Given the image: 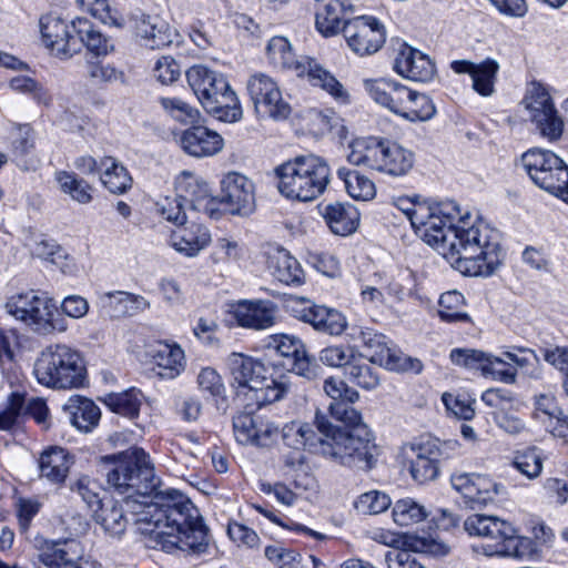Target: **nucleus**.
I'll return each instance as SVG.
<instances>
[{"mask_svg":"<svg viewBox=\"0 0 568 568\" xmlns=\"http://www.w3.org/2000/svg\"><path fill=\"white\" fill-rule=\"evenodd\" d=\"M415 232L454 268L468 276H489L497 263V233L484 220L462 213L455 201L429 202Z\"/></svg>","mask_w":568,"mask_h":568,"instance_id":"1","label":"nucleus"},{"mask_svg":"<svg viewBox=\"0 0 568 568\" xmlns=\"http://www.w3.org/2000/svg\"><path fill=\"white\" fill-rule=\"evenodd\" d=\"M138 530L170 552L179 549L189 555L209 551V529L199 510L176 490L161 493L136 511Z\"/></svg>","mask_w":568,"mask_h":568,"instance_id":"2","label":"nucleus"},{"mask_svg":"<svg viewBox=\"0 0 568 568\" xmlns=\"http://www.w3.org/2000/svg\"><path fill=\"white\" fill-rule=\"evenodd\" d=\"M101 460L111 466L106 481L119 494L126 495L125 506L134 516L136 525V511L154 499L153 496L148 500L159 484L148 455L143 449L133 447L119 455L103 456Z\"/></svg>","mask_w":568,"mask_h":568,"instance_id":"3","label":"nucleus"},{"mask_svg":"<svg viewBox=\"0 0 568 568\" xmlns=\"http://www.w3.org/2000/svg\"><path fill=\"white\" fill-rule=\"evenodd\" d=\"M232 386L237 396H244L248 405L263 406L284 397L288 384L283 377L273 376V367L243 353H232L227 357Z\"/></svg>","mask_w":568,"mask_h":568,"instance_id":"4","label":"nucleus"},{"mask_svg":"<svg viewBox=\"0 0 568 568\" xmlns=\"http://www.w3.org/2000/svg\"><path fill=\"white\" fill-rule=\"evenodd\" d=\"M37 382L54 390L78 389L85 385L87 366L82 354L63 343L43 348L33 364Z\"/></svg>","mask_w":568,"mask_h":568,"instance_id":"5","label":"nucleus"},{"mask_svg":"<svg viewBox=\"0 0 568 568\" xmlns=\"http://www.w3.org/2000/svg\"><path fill=\"white\" fill-rule=\"evenodd\" d=\"M266 55L274 68L305 78L313 87L321 88L339 103L349 101V93L344 85L316 59L308 55L296 58L286 38L273 37L266 45Z\"/></svg>","mask_w":568,"mask_h":568,"instance_id":"6","label":"nucleus"},{"mask_svg":"<svg viewBox=\"0 0 568 568\" xmlns=\"http://www.w3.org/2000/svg\"><path fill=\"white\" fill-rule=\"evenodd\" d=\"M278 191L288 199L312 201L320 196L329 183V166L317 155H300L278 168Z\"/></svg>","mask_w":568,"mask_h":568,"instance_id":"7","label":"nucleus"},{"mask_svg":"<svg viewBox=\"0 0 568 568\" xmlns=\"http://www.w3.org/2000/svg\"><path fill=\"white\" fill-rule=\"evenodd\" d=\"M348 148L349 163L393 178L406 175L415 162L410 150L387 139L373 136L355 139Z\"/></svg>","mask_w":568,"mask_h":568,"instance_id":"8","label":"nucleus"},{"mask_svg":"<svg viewBox=\"0 0 568 568\" xmlns=\"http://www.w3.org/2000/svg\"><path fill=\"white\" fill-rule=\"evenodd\" d=\"M189 85L203 108L219 120L236 122L242 118V108L226 78L204 65H193L186 71Z\"/></svg>","mask_w":568,"mask_h":568,"instance_id":"9","label":"nucleus"},{"mask_svg":"<svg viewBox=\"0 0 568 568\" xmlns=\"http://www.w3.org/2000/svg\"><path fill=\"white\" fill-rule=\"evenodd\" d=\"M8 314L23 322L39 335L64 333L68 324L62 317H54L55 304L45 294L34 291L10 296L4 305Z\"/></svg>","mask_w":568,"mask_h":568,"instance_id":"10","label":"nucleus"},{"mask_svg":"<svg viewBox=\"0 0 568 568\" xmlns=\"http://www.w3.org/2000/svg\"><path fill=\"white\" fill-rule=\"evenodd\" d=\"M331 440H326L324 455L337 459L341 464L371 469L377 455V446L373 442L372 434L367 427L352 429L334 428Z\"/></svg>","mask_w":568,"mask_h":568,"instance_id":"11","label":"nucleus"},{"mask_svg":"<svg viewBox=\"0 0 568 568\" xmlns=\"http://www.w3.org/2000/svg\"><path fill=\"white\" fill-rule=\"evenodd\" d=\"M521 163L537 186L565 201L568 192V166L559 156L548 150L531 149L521 155Z\"/></svg>","mask_w":568,"mask_h":568,"instance_id":"12","label":"nucleus"},{"mask_svg":"<svg viewBox=\"0 0 568 568\" xmlns=\"http://www.w3.org/2000/svg\"><path fill=\"white\" fill-rule=\"evenodd\" d=\"M248 95L258 118L284 120L291 114V105L283 98L277 82L263 72L252 74L246 83Z\"/></svg>","mask_w":568,"mask_h":568,"instance_id":"13","label":"nucleus"},{"mask_svg":"<svg viewBox=\"0 0 568 568\" xmlns=\"http://www.w3.org/2000/svg\"><path fill=\"white\" fill-rule=\"evenodd\" d=\"M42 42L51 53L60 59H70L80 52L78 19L68 22L57 13L40 18Z\"/></svg>","mask_w":568,"mask_h":568,"instance_id":"14","label":"nucleus"},{"mask_svg":"<svg viewBox=\"0 0 568 568\" xmlns=\"http://www.w3.org/2000/svg\"><path fill=\"white\" fill-rule=\"evenodd\" d=\"M402 450L409 464L410 476L416 483L425 484L436 479L442 457L437 439L420 437L405 444Z\"/></svg>","mask_w":568,"mask_h":568,"instance_id":"15","label":"nucleus"},{"mask_svg":"<svg viewBox=\"0 0 568 568\" xmlns=\"http://www.w3.org/2000/svg\"><path fill=\"white\" fill-rule=\"evenodd\" d=\"M342 31L351 50L362 57L377 52L385 42L384 26L374 17L346 20Z\"/></svg>","mask_w":568,"mask_h":568,"instance_id":"16","label":"nucleus"},{"mask_svg":"<svg viewBox=\"0 0 568 568\" xmlns=\"http://www.w3.org/2000/svg\"><path fill=\"white\" fill-rule=\"evenodd\" d=\"M220 202L233 215H251L256 206L254 183L241 173L229 172L221 181Z\"/></svg>","mask_w":568,"mask_h":568,"instance_id":"17","label":"nucleus"},{"mask_svg":"<svg viewBox=\"0 0 568 568\" xmlns=\"http://www.w3.org/2000/svg\"><path fill=\"white\" fill-rule=\"evenodd\" d=\"M174 138L185 154L196 159L214 156L224 148L222 135L199 122L174 133Z\"/></svg>","mask_w":568,"mask_h":568,"instance_id":"18","label":"nucleus"},{"mask_svg":"<svg viewBox=\"0 0 568 568\" xmlns=\"http://www.w3.org/2000/svg\"><path fill=\"white\" fill-rule=\"evenodd\" d=\"M290 307L296 318L311 324L318 332L337 336L347 327L345 316L336 310L313 305L304 298L293 300Z\"/></svg>","mask_w":568,"mask_h":568,"instance_id":"19","label":"nucleus"},{"mask_svg":"<svg viewBox=\"0 0 568 568\" xmlns=\"http://www.w3.org/2000/svg\"><path fill=\"white\" fill-rule=\"evenodd\" d=\"M230 314L239 326L263 331L275 325L277 306L268 300H242L231 305Z\"/></svg>","mask_w":568,"mask_h":568,"instance_id":"20","label":"nucleus"},{"mask_svg":"<svg viewBox=\"0 0 568 568\" xmlns=\"http://www.w3.org/2000/svg\"><path fill=\"white\" fill-rule=\"evenodd\" d=\"M233 432L242 445L270 446L277 436L278 427L266 418L240 414L233 419Z\"/></svg>","mask_w":568,"mask_h":568,"instance_id":"21","label":"nucleus"},{"mask_svg":"<svg viewBox=\"0 0 568 568\" xmlns=\"http://www.w3.org/2000/svg\"><path fill=\"white\" fill-rule=\"evenodd\" d=\"M452 486L471 509H483L495 501L497 484L486 476L459 474L452 477Z\"/></svg>","mask_w":568,"mask_h":568,"instance_id":"22","label":"nucleus"},{"mask_svg":"<svg viewBox=\"0 0 568 568\" xmlns=\"http://www.w3.org/2000/svg\"><path fill=\"white\" fill-rule=\"evenodd\" d=\"M394 70L403 78L420 82L432 80L436 72L435 63L427 54L407 44L400 47Z\"/></svg>","mask_w":568,"mask_h":568,"instance_id":"23","label":"nucleus"},{"mask_svg":"<svg viewBox=\"0 0 568 568\" xmlns=\"http://www.w3.org/2000/svg\"><path fill=\"white\" fill-rule=\"evenodd\" d=\"M363 85L369 98L381 106L399 116L409 88L392 79H365Z\"/></svg>","mask_w":568,"mask_h":568,"instance_id":"24","label":"nucleus"},{"mask_svg":"<svg viewBox=\"0 0 568 568\" xmlns=\"http://www.w3.org/2000/svg\"><path fill=\"white\" fill-rule=\"evenodd\" d=\"M374 540L393 547V549L405 547L416 552L428 554L436 557L446 556L450 550L449 546L445 542L424 535L404 534L399 536L381 530L375 532Z\"/></svg>","mask_w":568,"mask_h":568,"instance_id":"25","label":"nucleus"},{"mask_svg":"<svg viewBox=\"0 0 568 568\" xmlns=\"http://www.w3.org/2000/svg\"><path fill=\"white\" fill-rule=\"evenodd\" d=\"M211 233L206 225L196 221H189L178 226L171 234V245L186 257H195L211 243Z\"/></svg>","mask_w":568,"mask_h":568,"instance_id":"26","label":"nucleus"},{"mask_svg":"<svg viewBox=\"0 0 568 568\" xmlns=\"http://www.w3.org/2000/svg\"><path fill=\"white\" fill-rule=\"evenodd\" d=\"M465 530L478 537L471 545L473 551L478 556L494 557L497 555V517L493 515L475 514L464 523Z\"/></svg>","mask_w":568,"mask_h":568,"instance_id":"27","label":"nucleus"},{"mask_svg":"<svg viewBox=\"0 0 568 568\" xmlns=\"http://www.w3.org/2000/svg\"><path fill=\"white\" fill-rule=\"evenodd\" d=\"M133 23L136 37L150 49H160L173 41L172 29L160 16L141 13L133 18Z\"/></svg>","mask_w":568,"mask_h":568,"instance_id":"28","label":"nucleus"},{"mask_svg":"<svg viewBox=\"0 0 568 568\" xmlns=\"http://www.w3.org/2000/svg\"><path fill=\"white\" fill-rule=\"evenodd\" d=\"M322 214L329 230L336 235L347 236L357 230L359 213L351 204H327Z\"/></svg>","mask_w":568,"mask_h":568,"instance_id":"29","label":"nucleus"},{"mask_svg":"<svg viewBox=\"0 0 568 568\" xmlns=\"http://www.w3.org/2000/svg\"><path fill=\"white\" fill-rule=\"evenodd\" d=\"M152 358L163 378H175L185 369L184 351L175 343L160 342L152 351Z\"/></svg>","mask_w":568,"mask_h":568,"instance_id":"30","label":"nucleus"},{"mask_svg":"<svg viewBox=\"0 0 568 568\" xmlns=\"http://www.w3.org/2000/svg\"><path fill=\"white\" fill-rule=\"evenodd\" d=\"M71 464V458L65 449L51 447L44 450L39 458L40 475L53 484H61L68 477Z\"/></svg>","mask_w":568,"mask_h":568,"instance_id":"31","label":"nucleus"},{"mask_svg":"<svg viewBox=\"0 0 568 568\" xmlns=\"http://www.w3.org/2000/svg\"><path fill=\"white\" fill-rule=\"evenodd\" d=\"M39 560L49 568L58 565L62 555H83L81 544L75 539L48 540L43 537L34 539Z\"/></svg>","mask_w":568,"mask_h":568,"instance_id":"32","label":"nucleus"},{"mask_svg":"<svg viewBox=\"0 0 568 568\" xmlns=\"http://www.w3.org/2000/svg\"><path fill=\"white\" fill-rule=\"evenodd\" d=\"M383 336L374 335L373 338L365 341L368 347L376 345L378 351L372 355L373 362H378L388 369L393 371H413L419 373L423 368V364L417 358H410L404 355H396L389 347L383 342Z\"/></svg>","mask_w":568,"mask_h":568,"instance_id":"33","label":"nucleus"},{"mask_svg":"<svg viewBox=\"0 0 568 568\" xmlns=\"http://www.w3.org/2000/svg\"><path fill=\"white\" fill-rule=\"evenodd\" d=\"M65 409L70 412L71 424L84 433L92 430L101 417L100 408L91 399L80 395L71 396Z\"/></svg>","mask_w":568,"mask_h":568,"instance_id":"34","label":"nucleus"},{"mask_svg":"<svg viewBox=\"0 0 568 568\" xmlns=\"http://www.w3.org/2000/svg\"><path fill=\"white\" fill-rule=\"evenodd\" d=\"M353 12L354 7L347 0H331L316 13L315 24L325 37L336 34L342 28L341 23L347 20L345 14Z\"/></svg>","mask_w":568,"mask_h":568,"instance_id":"35","label":"nucleus"},{"mask_svg":"<svg viewBox=\"0 0 568 568\" xmlns=\"http://www.w3.org/2000/svg\"><path fill=\"white\" fill-rule=\"evenodd\" d=\"M521 407L523 402L516 394L499 388V427L506 433L516 435L526 429L524 419L518 415Z\"/></svg>","mask_w":568,"mask_h":568,"instance_id":"36","label":"nucleus"},{"mask_svg":"<svg viewBox=\"0 0 568 568\" xmlns=\"http://www.w3.org/2000/svg\"><path fill=\"white\" fill-rule=\"evenodd\" d=\"M449 358L453 364L467 369L479 371L484 377H494L495 357L479 349L474 348H454L450 351Z\"/></svg>","mask_w":568,"mask_h":568,"instance_id":"37","label":"nucleus"},{"mask_svg":"<svg viewBox=\"0 0 568 568\" xmlns=\"http://www.w3.org/2000/svg\"><path fill=\"white\" fill-rule=\"evenodd\" d=\"M268 267L273 276L284 284L302 281L303 271L300 263L284 248H277L268 256Z\"/></svg>","mask_w":568,"mask_h":568,"instance_id":"38","label":"nucleus"},{"mask_svg":"<svg viewBox=\"0 0 568 568\" xmlns=\"http://www.w3.org/2000/svg\"><path fill=\"white\" fill-rule=\"evenodd\" d=\"M93 514L94 520L110 536H121L128 525V518L120 505L112 499H108L95 508Z\"/></svg>","mask_w":568,"mask_h":568,"instance_id":"39","label":"nucleus"},{"mask_svg":"<svg viewBox=\"0 0 568 568\" xmlns=\"http://www.w3.org/2000/svg\"><path fill=\"white\" fill-rule=\"evenodd\" d=\"M78 40L80 50L85 47L95 57H104L114 50L113 41L85 19H78Z\"/></svg>","mask_w":568,"mask_h":568,"instance_id":"40","label":"nucleus"},{"mask_svg":"<svg viewBox=\"0 0 568 568\" xmlns=\"http://www.w3.org/2000/svg\"><path fill=\"white\" fill-rule=\"evenodd\" d=\"M102 400L112 412L129 418H135L139 416L144 396L141 390L130 388L122 393L106 394Z\"/></svg>","mask_w":568,"mask_h":568,"instance_id":"41","label":"nucleus"},{"mask_svg":"<svg viewBox=\"0 0 568 568\" xmlns=\"http://www.w3.org/2000/svg\"><path fill=\"white\" fill-rule=\"evenodd\" d=\"M101 182L114 194L126 192L132 185V179L126 169L118 163L113 158H104L100 162Z\"/></svg>","mask_w":568,"mask_h":568,"instance_id":"42","label":"nucleus"},{"mask_svg":"<svg viewBox=\"0 0 568 568\" xmlns=\"http://www.w3.org/2000/svg\"><path fill=\"white\" fill-rule=\"evenodd\" d=\"M337 176L343 181L346 192L358 201H369L376 194L374 182L355 170L339 168Z\"/></svg>","mask_w":568,"mask_h":568,"instance_id":"43","label":"nucleus"},{"mask_svg":"<svg viewBox=\"0 0 568 568\" xmlns=\"http://www.w3.org/2000/svg\"><path fill=\"white\" fill-rule=\"evenodd\" d=\"M403 105L399 116L409 122L428 121L436 113L433 100L428 95L412 89H409L408 98Z\"/></svg>","mask_w":568,"mask_h":568,"instance_id":"44","label":"nucleus"},{"mask_svg":"<svg viewBox=\"0 0 568 568\" xmlns=\"http://www.w3.org/2000/svg\"><path fill=\"white\" fill-rule=\"evenodd\" d=\"M315 424L321 436L315 433L311 425L303 423V449L307 448L324 455V446L327 444L326 440H331L329 437H332L335 427L321 412H316Z\"/></svg>","mask_w":568,"mask_h":568,"instance_id":"45","label":"nucleus"},{"mask_svg":"<svg viewBox=\"0 0 568 568\" xmlns=\"http://www.w3.org/2000/svg\"><path fill=\"white\" fill-rule=\"evenodd\" d=\"M102 300L121 314L132 315L150 307V302L143 296L121 291L105 293Z\"/></svg>","mask_w":568,"mask_h":568,"instance_id":"46","label":"nucleus"},{"mask_svg":"<svg viewBox=\"0 0 568 568\" xmlns=\"http://www.w3.org/2000/svg\"><path fill=\"white\" fill-rule=\"evenodd\" d=\"M527 351L518 348L515 352L504 351L499 353V383L515 384L520 369L529 364Z\"/></svg>","mask_w":568,"mask_h":568,"instance_id":"47","label":"nucleus"},{"mask_svg":"<svg viewBox=\"0 0 568 568\" xmlns=\"http://www.w3.org/2000/svg\"><path fill=\"white\" fill-rule=\"evenodd\" d=\"M165 113L174 121L192 125L200 121V111L178 97H164L159 100Z\"/></svg>","mask_w":568,"mask_h":568,"instance_id":"48","label":"nucleus"},{"mask_svg":"<svg viewBox=\"0 0 568 568\" xmlns=\"http://www.w3.org/2000/svg\"><path fill=\"white\" fill-rule=\"evenodd\" d=\"M538 554L536 542L529 537L518 536L499 541V557L528 560L538 557Z\"/></svg>","mask_w":568,"mask_h":568,"instance_id":"49","label":"nucleus"},{"mask_svg":"<svg viewBox=\"0 0 568 568\" xmlns=\"http://www.w3.org/2000/svg\"><path fill=\"white\" fill-rule=\"evenodd\" d=\"M265 348L270 352H275L280 356L295 359L303 355L305 352L303 342L288 334H273L266 337Z\"/></svg>","mask_w":568,"mask_h":568,"instance_id":"50","label":"nucleus"},{"mask_svg":"<svg viewBox=\"0 0 568 568\" xmlns=\"http://www.w3.org/2000/svg\"><path fill=\"white\" fill-rule=\"evenodd\" d=\"M465 298L462 293L450 291L442 294L439 298L440 318L445 322H467L469 321L468 314L464 311Z\"/></svg>","mask_w":568,"mask_h":568,"instance_id":"51","label":"nucleus"},{"mask_svg":"<svg viewBox=\"0 0 568 568\" xmlns=\"http://www.w3.org/2000/svg\"><path fill=\"white\" fill-rule=\"evenodd\" d=\"M428 516L426 508L412 498L399 499L393 507L394 521L399 526H409L423 521Z\"/></svg>","mask_w":568,"mask_h":568,"instance_id":"52","label":"nucleus"},{"mask_svg":"<svg viewBox=\"0 0 568 568\" xmlns=\"http://www.w3.org/2000/svg\"><path fill=\"white\" fill-rule=\"evenodd\" d=\"M57 181L60 189L74 201L81 204L91 202V186L84 180L79 179L74 173L61 171L57 173Z\"/></svg>","mask_w":568,"mask_h":568,"instance_id":"53","label":"nucleus"},{"mask_svg":"<svg viewBox=\"0 0 568 568\" xmlns=\"http://www.w3.org/2000/svg\"><path fill=\"white\" fill-rule=\"evenodd\" d=\"M497 63L493 59H486L478 63L473 74V89L481 97H490L495 92V74Z\"/></svg>","mask_w":568,"mask_h":568,"instance_id":"54","label":"nucleus"},{"mask_svg":"<svg viewBox=\"0 0 568 568\" xmlns=\"http://www.w3.org/2000/svg\"><path fill=\"white\" fill-rule=\"evenodd\" d=\"M511 465L529 479L539 477L542 471V459L535 447L516 452Z\"/></svg>","mask_w":568,"mask_h":568,"instance_id":"55","label":"nucleus"},{"mask_svg":"<svg viewBox=\"0 0 568 568\" xmlns=\"http://www.w3.org/2000/svg\"><path fill=\"white\" fill-rule=\"evenodd\" d=\"M70 489L77 493L87 506L93 510L94 507L98 508L105 501L100 497L101 487L99 483L87 475H81L72 481Z\"/></svg>","mask_w":568,"mask_h":568,"instance_id":"56","label":"nucleus"},{"mask_svg":"<svg viewBox=\"0 0 568 568\" xmlns=\"http://www.w3.org/2000/svg\"><path fill=\"white\" fill-rule=\"evenodd\" d=\"M556 398L551 394H539L535 396V409L532 418L541 426L547 427L559 415H561Z\"/></svg>","mask_w":568,"mask_h":568,"instance_id":"57","label":"nucleus"},{"mask_svg":"<svg viewBox=\"0 0 568 568\" xmlns=\"http://www.w3.org/2000/svg\"><path fill=\"white\" fill-rule=\"evenodd\" d=\"M526 101L531 120L535 119L537 113L547 114L556 110L549 92L541 84L534 83L531 85L527 93Z\"/></svg>","mask_w":568,"mask_h":568,"instance_id":"58","label":"nucleus"},{"mask_svg":"<svg viewBox=\"0 0 568 568\" xmlns=\"http://www.w3.org/2000/svg\"><path fill=\"white\" fill-rule=\"evenodd\" d=\"M390 504V498L385 493L371 490L357 498L355 508L362 514L377 515L385 511Z\"/></svg>","mask_w":568,"mask_h":568,"instance_id":"59","label":"nucleus"},{"mask_svg":"<svg viewBox=\"0 0 568 568\" xmlns=\"http://www.w3.org/2000/svg\"><path fill=\"white\" fill-rule=\"evenodd\" d=\"M265 557L277 568H303L301 554L281 545L266 547Z\"/></svg>","mask_w":568,"mask_h":568,"instance_id":"60","label":"nucleus"},{"mask_svg":"<svg viewBox=\"0 0 568 568\" xmlns=\"http://www.w3.org/2000/svg\"><path fill=\"white\" fill-rule=\"evenodd\" d=\"M539 131L540 135L549 141L558 140L564 132V121L559 116L557 110L549 113H537L535 119L531 120Z\"/></svg>","mask_w":568,"mask_h":568,"instance_id":"61","label":"nucleus"},{"mask_svg":"<svg viewBox=\"0 0 568 568\" xmlns=\"http://www.w3.org/2000/svg\"><path fill=\"white\" fill-rule=\"evenodd\" d=\"M354 352L344 345H331L320 352L318 359L329 367H343L352 363Z\"/></svg>","mask_w":568,"mask_h":568,"instance_id":"62","label":"nucleus"},{"mask_svg":"<svg viewBox=\"0 0 568 568\" xmlns=\"http://www.w3.org/2000/svg\"><path fill=\"white\" fill-rule=\"evenodd\" d=\"M442 400L446 409L459 419L469 420L475 415L473 402L465 395L444 393Z\"/></svg>","mask_w":568,"mask_h":568,"instance_id":"63","label":"nucleus"},{"mask_svg":"<svg viewBox=\"0 0 568 568\" xmlns=\"http://www.w3.org/2000/svg\"><path fill=\"white\" fill-rule=\"evenodd\" d=\"M347 374L352 383L367 390L376 388L381 382L377 373L368 364H352Z\"/></svg>","mask_w":568,"mask_h":568,"instance_id":"64","label":"nucleus"}]
</instances>
